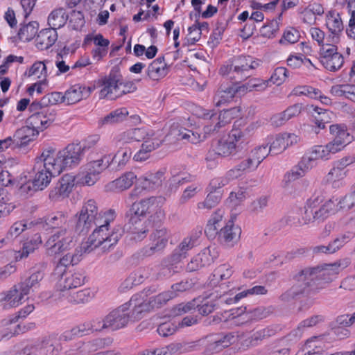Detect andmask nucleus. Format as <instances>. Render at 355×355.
I'll list each match as a JSON object with an SVG mask.
<instances>
[{"label": "nucleus", "mask_w": 355, "mask_h": 355, "mask_svg": "<svg viewBox=\"0 0 355 355\" xmlns=\"http://www.w3.org/2000/svg\"><path fill=\"white\" fill-rule=\"evenodd\" d=\"M331 135L334 139L329 144L336 152L341 150L347 144L352 141V137L347 131L344 125L334 124L329 127Z\"/></svg>", "instance_id": "b1692460"}, {"label": "nucleus", "mask_w": 355, "mask_h": 355, "mask_svg": "<svg viewBox=\"0 0 355 355\" xmlns=\"http://www.w3.org/2000/svg\"><path fill=\"white\" fill-rule=\"evenodd\" d=\"M344 62L343 55L340 53H337L327 60H324L321 62L322 65L331 71H335L339 69Z\"/></svg>", "instance_id": "680f3d73"}, {"label": "nucleus", "mask_w": 355, "mask_h": 355, "mask_svg": "<svg viewBox=\"0 0 355 355\" xmlns=\"http://www.w3.org/2000/svg\"><path fill=\"white\" fill-rule=\"evenodd\" d=\"M60 278L58 281V286L60 291V295H64L65 293H70L75 288L81 286L85 283V276L78 271H66L59 273Z\"/></svg>", "instance_id": "2eb2a0df"}, {"label": "nucleus", "mask_w": 355, "mask_h": 355, "mask_svg": "<svg viewBox=\"0 0 355 355\" xmlns=\"http://www.w3.org/2000/svg\"><path fill=\"white\" fill-rule=\"evenodd\" d=\"M198 240L196 236H191L185 237L168 257L170 263L175 264L185 259L188 252L196 246Z\"/></svg>", "instance_id": "393cba45"}, {"label": "nucleus", "mask_w": 355, "mask_h": 355, "mask_svg": "<svg viewBox=\"0 0 355 355\" xmlns=\"http://www.w3.org/2000/svg\"><path fill=\"white\" fill-rule=\"evenodd\" d=\"M115 212L109 210L105 214V218L98 223L87 241L82 243L81 251L89 253L94 250H98L101 253L110 251L119 241L121 236V230L119 226H114Z\"/></svg>", "instance_id": "f03ea898"}, {"label": "nucleus", "mask_w": 355, "mask_h": 355, "mask_svg": "<svg viewBox=\"0 0 355 355\" xmlns=\"http://www.w3.org/2000/svg\"><path fill=\"white\" fill-rule=\"evenodd\" d=\"M324 320V318L322 315H315L304 320L298 324L295 329L292 331L289 334L284 337L282 343L284 344L288 340L291 341H296L302 336L303 331L306 329L315 327L318 324L323 322Z\"/></svg>", "instance_id": "a878e982"}, {"label": "nucleus", "mask_w": 355, "mask_h": 355, "mask_svg": "<svg viewBox=\"0 0 355 355\" xmlns=\"http://www.w3.org/2000/svg\"><path fill=\"white\" fill-rule=\"evenodd\" d=\"M215 257L211 254V249L206 248L199 254L193 257L187 266L188 272H194L200 268L210 265Z\"/></svg>", "instance_id": "cd10ccee"}, {"label": "nucleus", "mask_w": 355, "mask_h": 355, "mask_svg": "<svg viewBox=\"0 0 355 355\" xmlns=\"http://www.w3.org/2000/svg\"><path fill=\"white\" fill-rule=\"evenodd\" d=\"M80 252H82L81 250H78L76 249L74 252L67 253L62 256L56 263L54 275L63 272L69 266L78 264L81 259L82 254L80 253Z\"/></svg>", "instance_id": "e433bc0d"}, {"label": "nucleus", "mask_w": 355, "mask_h": 355, "mask_svg": "<svg viewBox=\"0 0 355 355\" xmlns=\"http://www.w3.org/2000/svg\"><path fill=\"white\" fill-rule=\"evenodd\" d=\"M195 345L194 341L191 343H172L166 347L168 354L173 355L195 351Z\"/></svg>", "instance_id": "864d4df0"}, {"label": "nucleus", "mask_w": 355, "mask_h": 355, "mask_svg": "<svg viewBox=\"0 0 355 355\" xmlns=\"http://www.w3.org/2000/svg\"><path fill=\"white\" fill-rule=\"evenodd\" d=\"M336 204L338 210L349 209L355 206V187L353 190L342 198Z\"/></svg>", "instance_id": "69168bd1"}, {"label": "nucleus", "mask_w": 355, "mask_h": 355, "mask_svg": "<svg viewBox=\"0 0 355 355\" xmlns=\"http://www.w3.org/2000/svg\"><path fill=\"white\" fill-rule=\"evenodd\" d=\"M233 273L232 268L227 264H223L218 266L214 271L213 280L219 281L229 279Z\"/></svg>", "instance_id": "0e129e2a"}, {"label": "nucleus", "mask_w": 355, "mask_h": 355, "mask_svg": "<svg viewBox=\"0 0 355 355\" xmlns=\"http://www.w3.org/2000/svg\"><path fill=\"white\" fill-rule=\"evenodd\" d=\"M272 139V138H268V142L270 144L269 151H270L272 154L278 155L284 152L288 148V144L283 133L277 135L275 139L270 142Z\"/></svg>", "instance_id": "13d9d810"}, {"label": "nucleus", "mask_w": 355, "mask_h": 355, "mask_svg": "<svg viewBox=\"0 0 355 355\" xmlns=\"http://www.w3.org/2000/svg\"><path fill=\"white\" fill-rule=\"evenodd\" d=\"M349 263V260L347 259L331 264L301 270L296 276L297 282L282 295V300L288 301L295 298L304 293L308 287L310 292L313 293L319 292L331 282L340 271L347 268Z\"/></svg>", "instance_id": "f257e3e1"}, {"label": "nucleus", "mask_w": 355, "mask_h": 355, "mask_svg": "<svg viewBox=\"0 0 355 355\" xmlns=\"http://www.w3.org/2000/svg\"><path fill=\"white\" fill-rule=\"evenodd\" d=\"M224 296L220 295L219 297L216 296V299L212 297L211 300H204L200 305H198L199 313L202 315H207L220 307L225 302Z\"/></svg>", "instance_id": "c03bdc74"}, {"label": "nucleus", "mask_w": 355, "mask_h": 355, "mask_svg": "<svg viewBox=\"0 0 355 355\" xmlns=\"http://www.w3.org/2000/svg\"><path fill=\"white\" fill-rule=\"evenodd\" d=\"M155 291V288H148L145 289L141 293L133 296L134 298H137L136 303H135L134 313H141L144 311H148L152 309L158 308L174 297L173 293L166 291L156 296L144 299L145 297H148Z\"/></svg>", "instance_id": "6e6552de"}, {"label": "nucleus", "mask_w": 355, "mask_h": 355, "mask_svg": "<svg viewBox=\"0 0 355 355\" xmlns=\"http://www.w3.org/2000/svg\"><path fill=\"white\" fill-rule=\"evenodd\" d=\"M302 104H295L286 110L271 117V123L275 126H281L291 119L298 116L302 112Z\"/></svg>", "instance_id": "f704fd0d"}, {"label": "nucleus", "mask_w": 355, "mask_h": 355, "mask_svg": "<svg viewBox=\"0 0 355 355\" xmlns=\"http://www.w3.org/2000/svg\"><path fill=\"white\" fill-rule=\"evenodd\" d=\"M107 155L101 156L99 159H94L93 155H90L89 161L83 166L84 170L99 175L105 168H108Z\"/></svg>", "instance_id": "a18cd8bd"}, {"label": "nucleus", "mask_w": 355, "mask_h": 355, "mask_svg": "<svg viewBox=\"0 0 355 355\" xmlns=\"http://www.w3.org/2000/svg\"><path fill=\"white\" fill-rule=\"evenodd\" d=\"M257 65L250 56L240 55L234 58L230 64L221 67L220 73L236 81H241L250 77V71Z\"/></svg>", "instance_id": "423d86ee"}, {"label": "nucleus", "mask_w": 355, "mask_h": 355, "mask_svg": "<svg viewBox=\"0 0 355 355\" xmlns=\"http://www.w3.org/2000/svg\"><path fill=\"white\" fill-rule=\"evenodd\" d=\"M136 178L137 176L134 173L127 172L112 181L110 183V187L112 189L123 191L129 189L132 185Z\"/></svg>", "instance_id": "49530a36"}, {"label": "nucleus", "mask_w": 355, "mask_h": 355, "mask_svg": "<svg viewBox=\"0 0 355 355\" xmlns=\"http://www.w3.org/2000/svg\"><path fill=\"white\" fill-rule=\"evenodd\" d=\"M150 222L145 218L132 216L128 224V234L130 239L135 242H139L146 237L149 231Z\"/></svg>", "instance_id": "6ab92c4d"}, {"label": "nucleus", "mask_w": 355, "mask_h": 355, "mask_svg": "<svg viewBox=\"0 0 355 355\" xmlns=\"http://www.w3.org/2000/svg\"><path fill=\"white\" fill-rule=\"evenodd\" d=\"M241 234V228L235 225L232 220H229L220 228L218 239L220 243L226 247H232L239 241Z\"/></svg>", "instance_id": "5701e85b"}, {"label": "nucleus", "mask_w": 355, "mask_h": 355, "mask_svg": "<svg viewBox=\"0 0 355 355\" xmlns=\"http://www.w3.org/2000/svg\"><path fill=\"white\" fill-rule=\"evenodd\" d=\"M332 93L338 96H345L355 102V86L343 85L340 86L334 87L331 89Z\"/></svg>", "instance_id": "e2e57ef3"}, {"label": "nucleus", "mask_w": 355, "mask_h": 355, "mask_svg": "<svg viewBox=\"0 0 355 355\" xmlns=\"http://www.w3.org/2000/svg\"><path fill=\"white\" fill-rule=\"evenodd\" d=\"M44 223L49 228L55 230L54 232H71L69 227L68 216L66 213L58 211L53 215L45 218Z\"/></svg>", "instance_id": "c756f323"}, {"label": "nucleus", "mask_w": 355, "mask_h": 355, "mask_svg": "<svg viewBox=\"0 0 355 355\" xmlns=\"http://www.w3.org/2000/svg\"><path fill=\"white\" fill-rule=\"evenodd\" d=\"M136 300L137 298L132 297L128 302L112 310L106 315V322L108 323L110 329L112 330L119 329L125 327L131 318L134 320L139 318L140 313H134Z\"/></svg>", "instance_id": "0eeeda50"}, {"label": "nucleus", "mask_w": 355, "mask_h": 355, "mask_svg": "<svg viewBox=\"0 0 355 355\" xmlns=\"http://www.w3.org/2000/svg\"><path fill=\"white\" fill-rule=\"evenodd\" d=\"M141 183L144 189L153 190L159 187L164 180V171H150L141 178Z\"/></svg>", "instance_id": "2f4dec72"}, {"label": "nucleus", "mask_w": 355, "mask_h": 355, "mask_svg": "<svg viewBox=\"0 0 355 355\" xmlns=\"http://www.w3.org/2000/svg\"><path fill=\"white\" fill-rule=\"evenodd\" d=\"M93 89L90 87L80 85H73L64 94L65 102L68 105L76 103L82 99L89 97Z\"/></svg>", "instance_id": "c85d7f7f"}, {"label": "nucleus", "mask_w": 355, "mask_h": 355, "mask_svg": "<svg viewBox=\"0 0 355 355\" xmlns=\"http://www.w3.org/2000/svg\"><path fill=\"white\" fill-rule=\"evenodd\" d=\"M235 341L233 333L218 336H209L198 340L194 341L195 351L200 347H203L204 355H213L220 352L223 349L228 347Z\"/></svg>", "instance_id": "1a4fd4ad"}, {"label": "nucleus", "mask_w": 355, "mask_h": 355, "mask_svg": "<svg viewBox=\"0 0 355 355\" xmlns=\"http://www.w3.org/2000/svg\"><path fill=\"white\" fill-rule=\"evenodd\" d=\"M234 97L232 84H221L214 96L213 103L216 107H220L232 101Z\"/></svg>", "instance_id": "c9c22d12"}, {"label": "nucleus", "mask_w": 355, "mask_h": 355, "mask_svg": "<svg viewBox=\"0 0 355 355\" xmlns=\"http://www.w3.org/2000/svg\"><path fill=\"white\" fill-rule=\"evenodd\" d=\"M38 31V24L36 21H31L22 26L19 31V37L21 40L30 41L37 34Z\"/></svg>", "instance_id": "bf43d9fd"}, {"label": "nucleus", "mask_w": 355, "mask_h": 355, "mask_svg": "<svg viewBox=\"0 0 355 355\" xmlns=\"http://www.w3.org/2000/svg\"><path fill=\"white\" fill-rule=\"evenodd\" d=\"M327 26L334 35H337L343 29V22L338 15L329 16L327 19Z\"/></svg>", "instance_id": "338daca9"}, {"label": "nucleus", "mask_w": 355, "mask_h": 355, "mask_svg": "<svg viewBox=\"0 0 355 355\" xmlns=\"http://www.w3.org/2000/svg\"><path fill=\"white\" fill-rule=\"evenodd\" d=\"M128 114L125 108L117 109L111 112L107 116L101 119V125H112L123 121Z\"/></svg>", "instance_id": "3c124183"}, {"label": "nucleus", "mask_w": 355, "mask_h": 355, "mask_svg": "<svg viewBox=\"0 0 355 355\" xmlns=\"http://www.w3.org/2000/svg\"><path fill=\"white\" fill-rule=\"evenodd\" d=\"M167 73V64L164 57H159L153 60L147 69V76L153 80H159Z\"/></svg>", "instance_id": "72a5a7b5"}, {"label": "nucleus", "mask_w": 355, "mask_h": 355, "mask_svg": "<svg viewBox=\"0 0 355 355\" xmlns=\"http://www.w3.org/2000/svg\"><path fill=\"white\" fill-rule=\"evenodd\" d=\"M57 40L58 33L55 29H43L37 35L36 46L40 50H45L51 47Z\"/></svg>", "instance_id": "4c0bfd02"}, {"label": "nucleus", "mask_w": 355, "mask_h": 355, "mask_svg": "<svg viewBox=\"0 0 355 355\" xmlns=\"http://www.w3.org/2000/svg\"><path fill=\"white\" fill-rule=\"evenodd\" d=\"M85 148L79 144H70L60 150L67 168L75 167L80 163Z\"/></svg>", "instance_id": "4be33fe9"}, {"label": "nucleus", "mask_w": 355, "mask_h": 355, "mask_svg": "<svg viewBox=\"0 0 355 355\" xmlns=\"http://www.w3.org/2000/svg\"><path fill=\"white\" fill-rule=\"evenodd\" d=\"M245 309V308H238L236 309H232L230 311L225 312L221 316H214L213 322L217 324L222 321H230L233 325L239 326L243 324L252 320L250 314H249V312L246 311Z\"/></svg>", "instance_id": "412c9836"}, {"label": "nucleus", "mask_w": 355, "mask_h": 355, "mask_svg": "<svg viewBox=\"0 0 355 355\" xmlns=\"http://www.w3.org/2000/svg\"><path fill=\"white\" fill-rule=\"evenodd\" d=\"M55 119V113L54 111L44 110L29 116L27 124L36 130L37 133H39L47 128L54 121Z\"/></svg>", "instance_id": "aec40b11"}, {"label": "nucleus", "mask_w": 355, "mask_h": 355, "mask_svg": "<svg viewBox=\"0 0 355 355\" xmlns=\"http://www.w3.org/2000/svg\"><path fill=\"white\" fill-rule=\"evenodd\" d=\"M222 198V193L220 190L215 189L211 191L203 202L198 204V209H211L218 204Z\"/></svg>", "instance_id": "6e6d98bb"}, {"label": "nucleus", "mask_w": 355, "mask_h": 355, "mask_svg": "<svg viewBox=\"0 0 355 355\" xmlns=\"http://www.w3.org/2000/svg\"><path fill=\"white\" fill-rule=\"evenodd\" d=\"M101 87L100 98L111 100L133 92L137 89L132 82L124 80L122 75L117 70L114 69L101 80Z\"/></svg>", "instance_id": "7ed1b4c3"}, {"label": "nucleus", "mask_w": 355, "mask_h": 355, "mask_svg": "<svg viewBox=\"0 0 355 355\" xmlns=\"http://www.w3.org/2000/svg\"><path fill=\"white\" fill-rule=\"evenodd\" d=\"M347 174L346 171H342L338 168L333 167L325 177L327 183L334 188H339L343 185V180Z\"/></svg>", "instance_id": "8fccbe9b"}, {"label": "nucleus", "mask_w": 355, "mask_h": 355, "mask_svg": "<svg viewBox=\"0 0 355 355\" xmlns=\"http://www.w3.org/2000/svg\"><path fill=\"white\" fill-rule=\"evenodd\" d=\"M59 349L55 336L51 335L34 344L28 345L14 355H58Z\"/></svg>", "instance_id": "9b49d317"}, {"label": "nucleus", "mask_w": 355, "mask_h": 355, "mask_svg": "<svg viewBox=\"0 0 355 355\" xmlns=\"http://www.w3.org/2000/svg\"><path fill=\"white\" fill-rule=\"evenodd\" d=\"M337 211L336 202L332 199H329L317 208L306 209V222L323 221Z\"/></svg>", "instance_id": "f3484780"}, {"label": "nucleus", "mask_w": 355, "mask_h": 355, "mask_svg": "<svg viewBox=\"0 0 355 355\" xmlns=\"http://www.w3.org/2000/svg\"><path fill=\"white\" fill-rule=\"evenodd\" d=\"M214 115V113L204 114L205 119H212V123L204 127L203 133L200 132V130L198 128L189 130L178 125H173L169 135L175 137L178 140L185 139L192 144H198L203 141L208 135H214L219 131L218 128L216 127L215 121L213 119Z\"/></svg>", "instance_id": "20e7f679"}, {"label": "nucleus", "mask_w": 355, "mask_h": 355, "mask_svg": "<svg viewBox=\"0 0 355 355\" xmlns=\"http://www.w3.org/2000/svg\"><path fill=\"white\" fill-rule=\"evenodd\" d=\"M84 334H89L94 331H101L103 329L110 328L108 323L106 322V316L104 318H96L91 321L85 322L81 324Z\"/></svg>", "instance_id": "09e8293b"}, {"label": "nucleus", "mask_w": 355, "mask_h": 355, "mask_svg": "<svg viewBox=\"0 0 355 355\" xmlns=\"http://www.w3.org/2000/svg\"><path fill=\"white\" fill-rule=\"evenodd\" d=\"M67 15L63 8L54 10L48 17V24L51 29H56L63 26L67 21Z\"/></svg>", "instance_id": "de8ad7c7"}, {"label": "nucleus", "mask_w": 355, "mask_h": 355, "mask_svg": "<svg viewBox=\"0 0 355 355\" xmlns=\"http://www.w3.org/2000/svg\"><path fill=\"white\" fill-rule=\"evenodd\" d=\"M37 135L38 133H37L36 130L33 129L28 124L21 127L14 133L17 146L20 148L26 146Z\"/></svg>", "instance_id": "ea45409f"}, {"label": "nucleus", "mask_w": 355, "mask_h": 355, "mask_svg": "<svg viewBox=\"0 0 355 355\" xmlns=\"http://www.w3.org/2000/svg\"><path fill=\"white\" fill-rule=\"evenodd\" d=\"M300 33L295 28H288L285 31L282 37L279 40V43L284 45L294 44L300 39Z\"/></svg>", "instance_id": "774afa93"}, {"label": "nucleus", "mask_w": 355, "mask_h": 355, "mask_svg": "<svg viewBox=\"0 0 355 355\" xmlns=\"http://www.w3.org/2000/svg\"><path fill=\"white\" fill-rule=\"evenodd\" d=\"M99 211L97 204L92 199L88 200L76 214L78 219L76 230L79 232H87L105 218V214Z\"/></svg>", "instance_id": "39448f33"}, {"label": "nucleus", "mask_w": 355, "mask_h": 355, "mask_svg": "<svg viewBox=\"0 0 355 355\" xmlns=\"http://www.w3.org/2000/svg\"><path fill=\"white\" fill-rule=\"evenodd\" d=\"M223 214L224 213L222 210H218L209 220L205 230L206 235L209 238L212 239L214 238L216 235L218 236V228L221 226Z\"/></svg>", "instance_id": "37998d69"}, {"label": "nucleus", "mask_w": 355, "mask_h": 355, "mask_svg": "<svg viewBox=\"0 0 355 355\" xmlns=\"http://www.w3.org/2000/svg\"><path fill=\"white\" fill-rule=\"evenodd\" d=\"M155 136L154 131L144 128H135L130 130L122 135L123 139L126 142L137 141H141L146 139H150Z\"/></svg>", "instance_id": "79ce46f5"}, {"label": "nucleus", "mask_w": 355, "mask_h": 355, "mask_svg": "<svg viewBox=\"0 0 355 355\" xmlns=\"http://www.w3.org/2000/svg\"><path fill=\"white\" fill-rule=\"evenodd\" d=\"M46 262H42L38 264L39 268L35 272H33L29 277L19 282L24 290L28 295L32 288H36L40 286V282L44 277V270L47 267Z\"/></svg>", "instance_id": "7c9ffc66"}, {"label": "nucleus", "mask_w": 355, "mask_h": 355, "mask_svg": "<svg viewBox=\"0 0 355 355\" xmlns=\"http://www.w3.org/2000/svg\"><path fill=\"white\" fill-rule=\"evenodd\" d=\"M94 296V293L90 288H85L76 292L74 291L70 293L67 292L62 297L71 304H79L89 302Z\"/></svg>", "instance_id": "58836bf2"}, {"label": "nucleus", "mask_w": 355, "mask_h": 355, "mask_svg": "<svg viewBox=\"0 0 355 355\" xmlns=\"http://www.w3.org/2000/svg\"><path fill=\"white\" fill-rule=\"evenodd\" d=\"M132 156V150L128 148H122L117 150L115 155L110 160V156H107V162L109 167L112 170L123 168L130 160Z\"/></svg>", "instance_id": "473e14b6"}, {"label": "nucleus", "mask_w": 355, "mask_h": 355, "mask_svg": "<svg viewBox=\"0 0 355 355\" xmlns=\"http://www.w3.org/2000/svg\"><path fill=\"white\" fill-rule=\"evenodd\" d=\"M27 295L18 283L9 290L0 293V304L4 309L17 307L22 304L24 297Z\"/></svg>", "instance_id": "dca6fc26"}, {"label": "nucleus", "mask_w": 355, "mask_h": 355, "mask_svg": "<svg viewBox=\"0 0 355 355\" xmlns=\"http://www.w3.org/2000/svg\"><path fill=\"white\" fill-rule=\"evenodd\" d=\"M337 153L332 146L328 143L325 146H315L313 148L309 153L313 159L317 161L318 159H328L331 154Z\"/></svg>", "instance_id": "603ef678"}, {"label": "nucleus", "mask_w": 355, "mask_h": 355, "mask_svg": "<svg viewBox=\"0 0 355 355\" xmlns=\"http://www.w3.org/2000/svg\"><path fill=\"white\" fill-rule=\"evenodd\" d=\"M73 244L71 232H54L45 242L46 254L55 257L61 253L70 249Z\"/></svg>", "instance_id": "9d476101"}, {"label": "nucleus", "mask_w": 355, "mask_h": 355, "mask_svg": "<svg viewBox=\"0 0 355 355\" xmlns=\"http://www.w3.org/2000/svg\"><path fill=\"white\" fill-rule=\"evenodd\" d=\"M42 242V238L40 234H36L33 235L30 240L24 242L22 248L17 252L15 259L20 260L28 257L30 254L33 253L39 248Z\"/></svg>", "instance_id": "a19ab883"}, {"label": "nucleus", "mask_w": 355, "mask_h": 355, "mask_svg": "<svg viewBox=\"0 0 355 355\" xmlns=\"http://www.w3.org/2000/svg\"><path fill=\"white\" fill-rule=\"evenodd\" d=\"M164 199L161 197L152 196L148 198H144L139 202H135L132 204L131 211L133 213L132 216H137V217H144L150 212L158 208L160 205L164 202Z\"/></svg>", "instance_id": "a211bd4d"}, {"label": "nucleus", "mask_w": 355, "mask_h": 355, "mask_svg": "<svg viewBox=\"0 0 355 355\" xmlns=\"http://www.w3.org/2000/svg\"><path fill=\"white\" fill-rule=\"evenodd\" d=\"M236 144H233V141L232 140H229L227 139L225 141L218 142L215 153L218 155L227 157L230 156V155L234 154L236 152Z\"/></svg>", "instance_id": "052dcab7"}, {"label": "nucleus", "mask_w": 355, "mask_h": 355, "mask_svg": "<svg viewBox=\"0 0 355 355\" xmlns=\"http://www.w3.org/2000/svg\"><path fill=\"white\" fill-rule=\"evenodd\" d=\"M75 176L71 174L64 175L57 183L53 190L49 193V198L55 200L59 197H67L74 187Z\"/></svg>", "instance_id": "bb28decb"}, {"label": "nucleus", "mask_w": 355, "mask_h": 355, "mask_svg": "<svg viewBox=\"0 0 355 355\" xmlns=\"http://www.w3.org/2000/svg\"><path fill=\"white\" fill-rule=\"evenodd\" d=\"M48 61L42 62L37 61L35 62L31 68L26 71L25 75L31 77L35 76L37 78H42L43 80H46V78L47 76V70H46V63Z\"/></svg>", "instance_id": "5fc2aeb1"}, {"label": "nucleus", "mask_w": 355, "mask_h": 355, "mask_svg": "<svg viewBox=\"0 0 355 355\" xmlns=\"http://www.w3.org/2000/svg\"><path fill=\"white\" fill-rule=\"evenodd\" d=\"M170 234L166 228L156 229L150 234V245L141 250L142 255L150 257L162 251L166 246Z\"/></svg>", "instance_id": "ddd939ff"}, {"label": "nucleus", "mask_w": 355, "mask_h": 355, "mask_svg": "<svg viewBox=\"0 0 355 355\" xmlns=\"http://www.w3.org/2000/svg\"><path fill=\"white\" fill-rule=\"evenodd\" d=\"M38 159L42 162L44 168L55 175H59L67 168L60 150L55 152L52 148L45 150Z\"/></svg>", "instance_id": "4468645a"}, {"label": "nucleus", "mask_w": 355, "mask_h": 355, "mask_svg": "<svg viewBox=\"0 0 355 355\" xmlns=\"http://www.w3.org/2000/svg\"><path fill=\"white\" fill-rule=\"evenodd\" d=\"M31 223H28L26 220H22L17 221L12 224L6 233V236L10 242L14 239L19 236L23 232L29 228Z\"/></svg>", "instance_id": "4d7b16f0"}, {"label": "nucleus", "mask_w": 355, "mask_h": 355, "mask_svg": "<svg viewBox=\"0 0 355 355\" xmlns=\"http://www.w3.org/2000/svg\"><path fill=\"white\" fill-rule=\"evenodd\" d=\"M42 165V162L37 159L35 166L36 170L35 177L31 182H28L21 187V192H28L31 190L32 187L35 191L43 190L49 184L52 177L55 175L50 173L51 171L46 170Z\"/></svg>", "instance_id": "f8f14e48"}]
</instances>
